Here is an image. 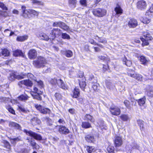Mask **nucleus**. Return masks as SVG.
I'll return each instance as SVG.
<instances>
[{
	"label": "nucleus",
	"mask_w": 153,
	"mask_h": 153,
	"mask_svg": "<svg viewBox=\"0 0 153 153\" xmlns=\"http://www.w3.org/2000/svg\"><path fill=\"white\" fill-rule=\"evenodd\" d=\"M142 34L144 38H140V39L143 42L142 46H144L148 45H149L148 41L152 40L153 38L149 33L147 31L143 32Z\"/></svg>",
	"instance_id": "obj_1"
},
{
	"label": "nucleus",
	"mask_w": 153,
	"mask_h": 153,
	"mask_svg": "<svg viewBox=\"0 0 153 153\" xmlns=\"http://www.w3.org/2000/svg\"><path fill=\"white\" fill-rule=\"evenodd\" d=\"M46 63L45 58L41 56H38L37 59L33 62V64L34 66H45Z\"/></svg>",
	"instance_id": "obj_2"
},
{
	"label": "nucleus",
	"mask_w": 153,
	"mask_h": 153,
	"mask_svg": "<svg viewBox=\"0 0 153 153\" xmlns=\"http://www.w3.org/2000/svg\"><path fill=\"white\" fill-rule=\"evenodd\" d=\"M92 12L95 16L102 17L106 14V10L104 9L98 8L93 9Z\"/></svg>",
	"instance_id": "obj_3"
},
{
	"label": "nucleus",
	"mask_w": 153,
	"mask_h": 153,
	"mask_svg": "<svg viewBox=\"0 0 153 153\" xmlns=\"http://www.w3.org/2000/svg\"><path fill=\"white\" fill-rule=\"evenodd\" d=\"M26 76L25 74H22V73L18 75H17L16 73L14 72L10 74L9 79L11 81H13L15 79H20L25 78Z\"/></svg>",
	"instance_id": "obj_4"
},
{
	"label": "nucleus",
	"mask_w": 153,
	"mask_h": 153,
	"mask_svg": "<svg viewBox=\"0 0 153 153\" xmlns=\"http://www.w3.org/2000/svg\"><path fill=\"white\" fill-rule=\"evenodd\" d=\"M25 132L27 135L33 137L34 139L38 140H42V137L39 134L36 133L31 131L25 130Z\"/></svg>",
	"instance_id": "obj_5"
},
{
	"label": "nucleus",
	"mask_w": 153,
	"mask_h": 153,
	"mask_svg": "<svg viewBox=\"0 0 153 153\" xmlns=\"http://www.w3.org/2000/svg\"><path fill=\"white\" fill-rule=\"evenodd\" d=\"M129 76L133 77L138 81H141L142 79L141 75L134 73V70L133 69H130L128 72Z\"/></svg>",
	"instance_id": "obj_6"
},
{
	"label": "nucleus",
	"mask_w": 153,
	"mask_h": 153,
	"mask_svg": "<svg viewBox=\"0 0 153 153\" xmlns=\"http://www.w3.org/2000/svg\"><path fill=\"white\" fill-rule=\"evenodd\" d=\"M137 6L138 9L143 10L146 9L147 4L145 1L140 0L137 3Z\"/></svg>",
	"instance_id": "obj_7"
},
{
	"label": "nucleus",
	"mask_w": 153,
	"mask_h": 153,
	"mask_svg": "<svg viewBox=\"0 0 153 153\" xmlns=\"http://www.w3.org/2000/svg\"><path fill=\"white\" fill-rule=\"evenodd\" d=\"M110 111L112 114L116 116L119 115L121 112L120 108L117 106L111 107Z\"/></svg>",
	"instance_id": "obj_8"
},
{
	"label": "nucleus",
	"mask_w": 153,
	"mask_h": 153,
	"mask_svg": "<svg viewBox=\"0 0 153 153\" xmlns=\"http://www.w3.org/2000/svg\"><path fill=\"white\" fill-rule=\"evenodd\" d=\"M57 127H59L58 131L61 134H67L69 133V130L65 126H59Z\"/></svg>",
	"instance_id": "obj_9"
},
{
	"label": "nucleus",
	"mask_w": 153,
	"mask_h": 153,
	"mask_svg": "<svg viewBox=\"0 0 153 153\" xmlns=\"http://www.w3.org/2000/svg\"><path fill=\"white\" fill-rule=\"evenodd\" d=\"M128 25L130 28H135L137 25V22L135 19H130L128 21Z\"/></svg>",
	"instance_id": "obj_10"
},
{
	"label": "nucleus",
	"mask_w": 153,
	"mask_h": 153,
	"mask_svg": "<svg viewBox=\"0 0 153 153\" xmlns=\"http://www.w3.org/2000/svg\"><path fill=\"white\" fill-rule=\"evenodd\" d=\"M60 29L58 28H54L51 31L50 34L51 35L52 39L55 38L56 35H60L61 34Z\"/></svg>",
	"instance_id": "obj_11"
},
{
	"label": "nucleus",
	"mask_w": 153,
	"mask_h": 153,
	"mask_svg": "<svg viewBox=\"0 0 153 153\" xmlns=\"http://www.w3.org/2000/svg\"><path fill=\"white\" fill-rule=\"evenodd\" d=\"M32 138L27 137V140H28V142L30 143L31 146L33 147V149H38L39 148V146L35 142L34 140H32Z\"/></svg>",
	"instance_id": "obj_12"
},
{
	"label": "nucleus",
	"mask_w": 153,
	"mask_h": 153,
	"mask_svg": "<svg viewBox=\"0 0 153 153\" xmlns=\"http://www.w3.org/2000/svg\"><path fill=\"white\" fill-rule=\"evenodd\" d=\"M28 56L30 59H34L37 56L36 51L34 49L30 50L28 52Z\"/></svg>",
	"instance_id": "obj_13"
},
{
	"label": "nucleus",
	"mask_w": 153,
	"mask_h": 153,
	"mask_svg": "<svg viewBox=\"0 0 153 153\" xmlns=\"http://www.w3.org/2000/svg\"><path fill=\"white\" fill-rule=\"evenodd\" d=\"M43 92H40L38 93H35L33 92H31L30 94L33 96V98L39 100H42V97L40 96V95L42 94Z\"/></svg>",
	"instance_id": "obj_14"
},
{
	"label": "nucleus",
	"mask_w": 153,
	"mask_h": 153,
	"mask_svg": "<svg viewBox=\"0 0 153 153\" xmlns=\"http://www.w3.org/2000/svg\"><path fill=\"white\" fill-rule=\"evenodd\" d=\"M78 80L79 81V85L80 88L82 90H84L85 87L86 86L85 77H83L82 78H80Z\"/></svg>",
	"instance_id": "obj_15"
},
{
	"label": "nucleus",
	"mask_w": 153,
	"mask_h": 153,
	"mask_svg": "<svg viewBox=\"0 0 153 153\" xmlns=\"http://www.w3.org/2000/svg\"><path fill=\"white\" fill-rule=\"evenodd\" d=\"M23 84L29 87H31L33 85L32 82L29 79L24 80L20 81L19 85Z\"/></svg>",
	"instance_id": "obj_16"
},
{
	"label": "nucleus",
	"mask_w": 153,
	"mask_h": 153,
	"mask_svg": "<svg viewBox=\"0 0 153 153\" xmlns=\"http://www.w3.org/2000/svg\"><path fill=\"white\" fill-rule=\"evenodd\" d=\"M115 146L116 147H119L122 144V138L119 136L116 137L114 140Z\"/></svg>",
	"instance_id": "obj_17"
},
{
	"label": "nucleus",
	"mask_w": 153,
	"mask_h": 153,
	"mask_svg": "<svg viewBox=\"0 0 153 153\" xmlns=\"http://www.w3.org/2000/svg\"><path fill=\"white\" fill-rule=\"evenodd\" d=\"M73 94L72 95L73 97L74 98H77L80 95L79 90L76 87L73 90Z\"/></svg>",
	"instance_id": "obj_18"
},
{
	"label": "nucleus",
	"mask_w": 153,
	"mask_h": 153,
	"mask_svg": "<svg viewBox=\"0 0 153 153\" xmlns=\"http://www.w3.org/2000/svg\"><path fill=\"white\" fill-rule=\"evenodd\" d=\"M57 84L59 87L63 89H67V87L65 85L63 81L61 79H58Z\"/></svg>",
	"instance_id": "obj_19"
},
{
	"label": "nucleus",
	"mask_w": 153,
	"mask_h": 153,
	"mask_svg": "<svg viewBox=\"0 0 153 153\" xmlns=\"http://www.w3.org/2000/svg\"><path fill=\"white\" fill-rule=\"evenodd\" d=\"M30 122L33 125H36L39 124L41 123L40 120L36 117H34L30 120Z\"/></svg>",
	"instance_id": "obj_20"
},
{
	"label": "nucleus",
	"mask_w": 153,
	"mask_h": 153,
	"mask_svg": "<svg viewBox=\"0 0 153 153\" xmlns=\"http://www.w3.org/2000/svg\"><path fill=\"white\" fill-rule=\"evenodd\" d=\"M114 10L115 11L116 14L121 15L123 12V10L121 8L120 6L117 4L116 7L115 8Z\"/></svg>",
	"instance_id": "obj_21"
},
{
	"label": "nucleus",
	"mask_w": 153,
	"mask_h": 153,
	"mask_svg": "<svg viewBox=\"0 0 153 153\" xmlns=\"http://www.w3.org/2000/svg\"><path fill=\"white\" fill-rule=\"evenodd\" d=\"M140 60L141 64L146 65L149 61L148 59L146 58L144 56H141L140 57Z\"/></svg>",
	"instance_id": "obj_22"
},
{
	"label": "nucleus",
	"mask_w": 153,
	"mask_h": 153,
	"mask_svg": "<svg viewBox=\"0 0 153 153\" xmlns=\"http://www.w3.org/2000/svg\"><path fill=\"white\" fill-rule=\"evenodd\" d=\"M28 37L27 35L18 36L16 38V40L19 42H23L27 40Z\"/></svg>",
	"instance_id": "obj_23"
},
{
	"label": "nucleus",
	"mask_w": 153,
	"mask_h": 153,
	"mask_svg": "<svg viewBox=\"0 0 153 153\" xmlns=\"http://www.w3.org/2000/svg\"><path fill=\"white\" fill-rule=\"evenodd\" d=\"M13 55L16 56H22L24 57V54L21 51L19 50H17L13 52Z\"/></svg>",
	"instance_id": "obj_24"
},
{
	"label": "nucleus",
	"mask_w": 153,
	"mask_h": 153,
	"mask_svg": "<svg viewBox=\"0 0 153 153\" xmlns=\"http://www.w3.org/2000/svg\"><path fill=\"white\" fill-rule=\"evenodd\" d=\"M85 140L88 142L92 143L94 141V138L92 135H88L85 137Z\"/></svg>",
	"instance_id": "obj_25"
},
{
	"label": "nucleus",
	"mask_w": 153,
	"mask_h": 153,
	"mask_svg": "<svg viewBox=\"0 0 153 153\" xmlns=\"http://www.w3.org/2000/svg\"><path fill=\"white\" fill-rule=\"evenodd\" d=\"M22 16L25 18H30L31 16L30 15V13L29 12V9L26 10L22 14Z\"/></svg>",
	"instance_id": "obj_26"
},
{
	"label": "nucleus",
	"mask_w": 153,
	"mask_h": 153,
	"mask_svg": "<svg viewBox=\"0 0 153 153\" xmlns=\"http://www.w3.org/2000/svg\"><path fill=\"white\" fill-rule=\"evenodd\" d=\"M84 120L87 121H89L90 122H93L94 120L93 117L90 114H87L84 117Z\"/></svg>",
	"instance_id": "obj_27"
},
{
	"label": "nucleus",
	"mask_w": 153,
	"mask_h": 153,
	"mask_svg": "<svg viewBox=\"0 0 153 153\" xmlns=\"http://www.w3.org/2000/svg\"><path fill=\"white\" fill-rule=\"evenodd\" d=\"M138 125L140 126V129L141 130H143L145 128V123L141 120H138L137 121Z\"/></svg>",
	"instance_id": "obj_28"
},
{
	"label": "nucleus",
	"mask_w": 153,
	"mask_h": 153,
	"mask_svg": "<svg viewBox=\"0 0 153 153\" xmlns=\"http://www.w3.org/2000/svg\"><path fill=\"white\" fill-rule=\"evenodd\" d=\"M38 37L41 39L48 41L49 39L48 36L45 33H41L39 34Z\"/></svg>",
	"instance_id": "obj_29"
},
{
	"label": "nucleus",
	"mask_w": 153,
	"mask_h": 153,
	"mask_svg": "<svg viewBox=\"0 0 153 153\" xmlns=\"http://www.w3.org/2000/svg\"><path fill=\"white\" fill-rule=\"evenodd\" d=\"M29 97L27 95H22L18 97V99L19 100L22 101H25L27 100Z\"/></svg>",
	"instance_id": "obj_30"
},
{
	"label": "nucleus",
	"mask_w": 153,
	"mask_h": 153,
	"mask_svg": "<svg viewBox=\"0 0 153 153\" xmlns=\"http://www.w3.org/2000/svg\"><path fill=\"white\" fill-rule=\"evenodd\" d=\"M120 118L124 121H126L129 120V117L127 114H122L120 116Z\"/></svg>",
	"instance_id": "obj_31"
},
{
	"label": "nucleus",
	"mask_w": 153,
	"mask_h": 153,
	"mask_svg": "<svg viewBox=\"0 0 153 153\" xmlns=\"http://www.w3.org/2000/svg\"><path fill=\"white\" fill-rule=\"evenodd\" d=\"M1 55L4 56H9L10 54L9 51L6 49H4L2 50L1 53L0 54Z\"/></svg>",
	"instance_id": "obj_32"
},
{
	"label": "nucleus",
	"mask_w": 153,
	"mask_h": 153,
	"mask_svg": "<svg viewBox=\"0 0 153 153\" xmlns=\"http://www.w3.org/2000/svg\"><path fill=\"white\" fill-rule=\"evenodd\" d=\"M147 95L150 97H153V87H151L147 91Z\"/></svg>",
	"instance_id": "obj_33"
},
{
	"label": "nucleus",
	"mask_w": 153,
	"mask_h": 153,
	"mask_svg": "<svg viewBox=\"0 0 153 153\" xmlns=\"http://www.w3.org/2000/svg\"><path fill=\"white\" fill-rule=\"evenodd\" d=\"M82 128H85L91 127V124L88 122H83L82 123Z\"/></svg>",
	"instance_id": "obj_34"
},
{
	"label": "nucleus",
	"mask_w": 153,
	"mask_h": 153,
	"mask_svg": "<svg viewBox=\"0 0 153 153\" xmlns=\"http://www.w3.org/2000/svg\"><path fill=\"white\" fill-rule=\"evenodd\" d=\"M99 85L97 82L91 83V86L94 90L95 91H98L99 89L98 88Z\"/></svg>",
	"instance_id": "obj_35"
},
{
	"label": "nucleus",
	"mask_w": 153,
	"mask_h": 153,
	"mask_svg": "<svg viewBox=\"0 0 153 153\" xmlns=\"http://www.w3.org/2000/svg\"><path fill=\"white\" fill-rule=\"evenodd\" d=\"M21 138L20 136H19L16 138H14L10 139L11 143L13 144H15L16 143L21 140Z\"/></svg>",
	"instance_id": "obj_36"
},
{
	"label": "nucleus",
	"mask_w": 153,
	"mask_h": 153,
	"mask_svg": "<svg viewBox=\"0 0 153 153\" xmlns=\"http://www.w3.org/2000/svg\"><path fill=\"white\" fill-rule=\"evenodd\" d=\"M123 63L125 64L127 66L130 67L131 64V62L130 61H128L127 59V58L125 57L123 59Z\"/></svg>",
	"instance_id": "obj_37"
},
{
	"label": "nucleus",
	"mask_w": 153,
	"mask_h": 153,
	"mask_svg": "<svg viewBox=\"0 0 153 153\" xmlns=\"http://www.w3.org/2000/svg\"><path fill=\"white\" fill-rule=\"evenodd\" d=\"M60 27L63 30L66 31H68L69 30V27L67 25L64 23L62 22H61Z\"/></svg>",
	"instance_id": "obj_38"
},
{
	"label": "nucleus",
	"mask_w": 153,
	"mask_h": 153,
	"mask_svg": "<svg viewBox=\"0 0 153 153\" xmlns=\"http://www.w3.org/2000/svg\"><path fill=\"white\" fill-rule=\"evenodd\" d=\"M10 99L8 98L3 97H0V102L6 103H8Z\"/></svg>",
	"instance_id": "obj_39"
},
{
	"label": "nucleus",
	"mask_w": 153,
	"mask_h": 153,
	"mask_svg": "<svg viewBox=\"0 0 153 153\" xmlns=\"http://www.w3.org/2000/svg\"><path fill=\"white\" fill-rule=\"evenodd\" d=\"M97 37L99 39V40H98L99 42L103 43H107V40L105 39H101L100 37H99L97 35L94 36V39H96L97 40V39L96 38Z\"/></svg>",
	"instance_id": "obj_40"
},
{
	"label": "nucleus",
	"mask_w": 153,
	"mask_h": 153,
	"mask_svg": "<svg viewBox=\"0 0 153 153\" xmlns=\"http://www.w3.org/2000/svg\"><path fill=\"white\" fill-rule=\"evenodd\" d=\"M50 112V110L46 108H42L40 112L44 114L49 113Z\"/></svg>",
	"instance_id": "obj_41"
},
{
	"label": "nucleus",
	"mask_w": 153,
	"mask_h": 153,
	"mask_svg": "<svg viewBox=\"0 0 153 153\" xmlns=\"http://www.w3.org/2000/svg\"><path fill=\"white\" fill-rule=\"evenodd\" d=\"M138 102L140 105H143L145 102V98L144 97L139 100L138 101Z\"/></svg>",
	"instance_id": "obj_42"
},
{
	"label": "nucleus",
	"mask_w": 153,
	"mask_h": 153,
	"mask_svg": "<svg viewBox=\"0 0 153 153\" xmlns=\"http://www.w3.org/2000/svg\"><path fill=\"white\" fill-rule=\"evenodd\" d=\"M19 110H20L22 112L25 113H27L29 111L27 109L25 108L22 106H19Z\"/></svg>",
	"instance_id": "obj_43"
},
{
	"label": "nucleus",
	"mask_w": 153,
	"mask_h": 153,
	"mask_svg": "<svg viewBox=\"0 0 153 153\" xmlns=\"http://www.w3.org/2000/svg\"><path fill=\"white\" fill-rule=\"evenodd\" d=\"M37 82V84L38 85L40 88H43L44 87V85L43 82L41 80L37 81L36 79L35 80Z\"/></svg>",
	"instance_id": "obj_44"
},
{
	"label": "nucleus",
	"mask_w": 153,
	"mask_h": 153,
	"mask_svg": "<svg viewBox=\"0 0 153 153\" xmlns=\"http://www.w3.org/2000/svg\"><path fill=\"white\" fill-rule=\"evenodd\" d=\"M107 150L109 153H114V147L109 146L107 148Z\"/></svg>",
	"instance_id": "obj_45"
},
{
	"label": "nucleus",
	"mask_w": 153,
	"mask_h": 153,
	"mask_svg": "<svg viewBox=\"0 0 153 153\" xmlns=\"http://www.w3.org/2000/svg\"><path fill=\"white\" fill-rule=\"evenodd\" d=\"M65 55L68 57H70L72 56L73 53L70 50L66 51L65 52Z\"/></svg>",
	"instance_id": "obj_46"
},
{
	"label": "nucleus",
	"mask_w": 153,
	"mask_h": 153,
	"mask_svg": "<svg viewBox=\"0 0 153 153\" xmlns=\"http://www.w3.org/2000/svg\"><path fill=\"white\" fill-rule=\"evenodd\" d=\"M32 3L34 4L38 5H43V3L40 1H39L37 0H33Z\"/></svg>",
	"instance_id": "obj_47"
},
{
	"label": "nucleus",
	"mask_w": 153,
	"mask_h": 153,
	"mask_svg": "<svg viewBox=\"0 0 153 153\" xmlns=\"http://www.w3.org/2000/svg\"><path fill=\"white\" fill-rule=\"evenodd\" d=\"M24 74H25V73ZM25 74L26 75V76L25 78L27 76V77H28V78H29L30 79L34 80L35 81L36 80V78L34 76V75L33 74L31 73H28L27 74Z\"/></svg>",
	"instance_id": "obj_48"
},
{
	"label": "nucleus",
	"mask_w": 153,
	"mask_h": 153,
	"mask_svg": "<svg viewBox=\"0 0 153 153\" xmlns=\"http://www.w3.org/2000/svg\"><path fill=\"white\" fill-rule=\"evenodd\" d=\"M29 12L31 14H32L35 16H38L39 14V12L32 9H29Z\"/></svg>",
	"instance_id": "obj_49"
},
{
	"label": "nucleus",
	"mask_w": 153,
	"mask_h": 153,
	"mask_svg": "<svg viewBox=\"0 0 153 153\" xmlns=\"http://www.w3.org/2000/svg\"><path fill=\"white\" fill-rule=\"evenodd\" d=\"M131 148L130 149H132V148L133 149H139V146L137 145L136 143H132L131 145Z\"/></svg>",
	"instance_id": "obj_50"
},
{
	"label": "nucleus",
	"mask_w": 153,
	"mask_h": 153,
	"mask_svg": "<svg viewBox=\"0 0 153 153\" xmlns=\"http://www.w3.org/2000/svg\"><path fill=\"white\" fill-rule=\"evenodd\" d=\"M10 124L13 126L15 127L18 129H20L21 128L20 126L18 124L15 122H11Z\"/></svg>",
	"instance_id": "obj_51"
},
{
	"label": "nucleus",
	"mask_w": 153,
	"mask_h": 153,
	"mask_svg": "<svg viewBox=\"0 0 153 153\" xmlns=\"http://www.w3.org/2000/svg\"><path fill=\"white\" fill-rule=\"evenodd\" d=\"M62 38L63 39H70V36L66 33H62Z\"/></svg>",
	"instance_id": "obj_52"
},
{
	"label": "nucleus",
	"mask_w": 153,
	"mask_h": 153,
	"mask_svg": "<svg viewBox=\"0 0 153 153\" xmlns=\"http://www.w3.org/2000/svg\"><path fill=\"white\" fill-rule=\"evenodd\" d=\"M55 97L58 100H61L62 98V97L61 94L58 93H56L55 94Z\"/></svg>",
	"instance_id": "obj_53"
},
{
	"label": "nucleus",
	"mask_w": 153,
	"mask_h": 153,
	"mask_svg": "<svg viewBox=\"0 0 153 153\" xmlns=\"http://www.w3.org/2000/svg\"><path fill=\"white\" fill-rule=\"evenodd\" d=\"M94 149L93 146H87L86 147V150L89 153H91Z\"/></svg>",
	"instance_id": "obj_54"
},
{
	"label": "nucleus",
	"mask_w": 153,
	"mask_h": 153,
	"mask_svg": "<svg viewBox=\"0 0 153 153\" xmlns=\"http://www.w3.org/2000/svg\"><path fill=\"white\" fill-rule=\"evenodd\" d=\"M150 22V19L147 18H144L142 20V22L145 24H147L149 23Z\"/></svg>",
	"instance_id": "obj_55"
},
{
	"label": "nucleus",
	"mask_w": 153,
	"mask_h": 153,
	"mask_svg": "<svg viewBox=\"0 0 153 153\" xmlns=\"http://www.w3.org/2000/svg\"><path fill=\"white\" fill-rule=\"evenodd\" d=\"M6 108L7 109L8 111L10 113L13 114H15V113L14 110L10 106H7L6 107Z\"/></svg>",
	"instance_id": "obj_56"
},
{
	"label": "nucleus",
	"mask_w": 153,
	"mask_h": 153,
	"mask_svg": "<svg viewBox=\"0 0 153 153\" xmlns=\"http://www.w3.org/2000/svg\"><path fill=\"white\" fill-rule=\"evenodd\" d=\"M56 78L52 79L50 80V82L53 85H56L57 84V82L58 80Z\"/></svg>",
	"instance_id": "obj_57"
},
{
	"label": "nucleus",
	"mask_w": 153,
	"mask_h": 153,
	"mask_svg": "<svg viewBox=\"0 0 153 153\" xmlns=\"http://www.w3.org/2000/svg\"><path fill=\"white\" fill-rule=\"evenodd\" d=\"M124 103L126 107L130 109L131 108V106L130 104V102L126 100L124 101Z\"/></svg>",
	"instance_id": "obj_58"
},
{
	"label": "nucleus",
	"mask_w": 153,
	"mask_h": 153,
	"mask_svg": "<svg viewBox=\"0 0 153 153\" xmlns=\"http://www.w3.org/2000/svg\"><path fill=\"white\" fill-rule=\"evenodd\" d=\"M99 126L102 130L106 129L107 127L104 125V122H102L100 124Z\"/></svg>",
	"instance_id": "obj_59"
},
{
	"label": "nucleus",
	"mask_w": 153,
	"mask_h": 153,
	"mask_svg": "<svg viewBox=\"0 0 153 153\" xmlns=\"http://www.w3.org/2000/svg\"><path fill=\"white\" fill-rule=\"evenodd\" d=\"M0 7L4 10H7V7L3 3L1 2H0Z\"/></svg>",
	"instance_id": "obj_60"
},
{
	"label": "nucleus",
	"mask_w": 153,
	"mask_h": 153,
	"mask_svg": "<svg viewBox=\"0 0 153 153\" xmlns=\"http://www.w3.org/2000/svg\"><path fill=\"white\" fill-rule=\"evenodd\" d=\"M152 13L153 14V5L152 6V7L150 8L149 10L146 13V14L147 15H149L150 14L149 13Z\"/></svg>",
	"instance_id": "obj_61"
},
{
	"label": "nucleus",
	"mask_w": 153,
	"mask_h": 153,
	"mask_svg": "<svg viewBox=\"0 0 153 153\" xmlns=\"http://www.w3.org/2000/svg\"><path fill=\"white\" fill-rule=\"evenodd\" d=\"M33 91H32L31 92H33L36 93H38L40 92H42L38 90V88L36 86H34L33 88Z\"/></svg>",
	"instance_id": "obj_62"
},
{
	"label": "nucleus",
	"mask_w": 153,
	"mask_h": 153,
	"mask_svg": "<svg viewBox=\"0 0 153 153\" xmlns=\"http://www.w3.org/2000/svg\"><path fill=\"white\" fill-rule=\"evenodd\" d=\"M80 4L84 6H87V2L86 0H80Z\"/></svg>",
	"instance_id": "obj_63"
},
{
	"label": "nucleus",
	"mask_w": 153,
	"mask_h": 153,
	"mask_svg": "<svg viewBox=\"0 0 153 153\" xmlns=\"http://www.w3.org/2000/svg\"><path fill=\"white\" fill-rule=\"evenodd\" d=\"M61 22H54L53 23V26L54 27H60Z\"/></svg>",
	"instance_id": "obj_64"
}]
</instances>
